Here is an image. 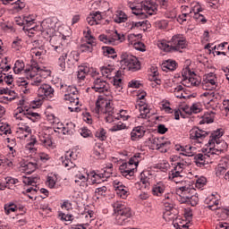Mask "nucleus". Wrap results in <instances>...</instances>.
Wrapping results in <instances>:
<instances>
[{
    "instance_id": "f257e3e1",
    "label": "nucleus",
    "mask_w": 229,
    "mask_h": 229,
    "mask_svg": "<svg viewBox=\"0 0 229 229\" xmlns=\"http://www.w3.org/2000/svg\"><path fill=\"white\" fill-rule=\"evenodd\" d=\"M115 214V223L120 226H124L126 223H130L131 218V208L124 205L123 201H116L112 204Z\"/></svg>"
},
{
    "instance_id": "f03ea898",
    "label": "nucleus",
    "mask_w": 229,
    "mask_h": 229,
    "mask_svg": "<svg viewBox=\"0 0 229 229\" xmlns=\"http://www.w3.org/2000/svg\"><path fill=\"white\" fill-rule=\"evenodd\" d=\"M142 160V154L136 153L133 157H131L128 163H123L119 166V171L122 176L127 178V180H131L135 174V168L131 167V165H139L140 162Z\"/></svg>"
},
{
    "instance_id": "7ed1b4c3",
    "label": "nucleus",
    "mask_w": 229,
    "mask_h": 229,
    "mask_svg": "<svg viewBox=\"0 0 229 229\" xmlns=\"http://www.w3.org/2000/svg\"><path fill=\"white\" fill-rule=\"evenodd\" d=\"M121 69L136 72L140 71V61L133 55L128 52H123L121 55Z\"/></svg>"
},
{
    "instance_id": "20e7f679",
    "label": "nucleus",
    "mask_w": 229,
    "mask_h": 229,
    "mask_svg": "<svg viewBox=\"0 0 229 229\" xmlns=\"http://www.w3.org/2000/svg\"><path fill=\"white\" fill-rule=\"evenodd\" d=\"M60 90L64 94V101H69L73 106L80 105V92L76 87L61 84Z\"/></svg>"
},
{
    "instance_id": "39448f33",
    "label": "nucleus",
    "mask_w": 229,
    "mask_h": 229,
    "mask_svg": "<svg viewBox=\"0 0 229 229\" xmlns=\"http://www.w3.org/2000/svg\"><path fill=\"white\" fill-rule=\"evenodd\" d=\"M17 112L21 114L20 116H16V118L21 121L18 123V128H26L28 130V128H30L31 117H38V113H33L22 107H18Z\"/></svg>"
},
{
    "instance_id": "423d86ee",
    "label": "nucleus",
    "mask_w": 229,
    "mask_h": 229,
    "mask_svg": "<svg viewBox=\"0 0 229 229\" xmlns=\"http://www.w3.org/2000/svg\"><path fill=\"white\" fill-rule=\"evenodd\" d=\"M93 78V85L91 86L92 90L95 92H98V94H105V92H108L110 90V84L99 76V72H93L91 73Z\"/></svg>"
},
{
    "instance_id": "0eeeda50",
    "label": "nucleus",
    "mask_w": 229,
    "mask_h": 229,
    "mask_svg": "<svg viewBox=\"0 0 229 229\" xmlns=\"http://www.w3.org/2000/svg\"><path fill=\"white\" fill-rule=\"evenodd\" d=\"M179 191H181V196L182 197V203H190L191 207H196L199 202V198H198V195L194 194L196 190L182 186L179 188ZM191 192L193 195L188 196L187 194H191Z\"/></svg>"
},
{
    "instance_id": "6e6552de",
    "label": "nucleus",
    "mask_w": 229,
    "mask_h": 229,
    "mask_svg": "<svg viewBox=\"0 0 229 229\" xmlns=\"http://www.w3.org/2000/svg\"><path fill=\"white\" fill-rule=\"evenodd\" d=\"M182 85L184 87H198L201 83V81L199 80V77L196 75L194 72H191L190 69H185L182 72Z\"/></svg>"
},
{
    "instance_id": "1a4fd4ad",
    "label": "nucleus",
    "mask_w": 229,
    "mask_h": 229,
    "mask_svg": "<svg viewBox=\"0 0 229 229\" xmlns=\"http://www.w3.org/2000/svg\"><path fill=\"white\" fill-rule=\"evenodd\" d=\"M209 134L210 132L207 131L201 130L198 127H193L190 131V140L194 144H203V140H205Z\"/></svg>"
},
{
    "instance_id": "9d476101",
    "label": "nucleus",
    "mask_w": 229,
    "mask_h": 229,
    "mask_svg": "<svg viewBox=\"0 0 229 229\" xmlns=\"http://www.w3.org/2000/svg\"><path fill=\"white\" fill-rule=\"evenodd\" d=\"M169 44L172 45L173 51H179L182 53V49L187 47V39L182 34H176L172 37Z\"/></svg>"
},
{
    "instance_id": "9b49d317",
    "label": "nucleus",
    "mask_w": 229,
    "mask_h": 229,
    "mask_svg": "<svg viewBox=\"0 0 229 229\" xmlns=\"http://www.w3.org/2000/svg\"><path fill=\"white\" fill-rule=\"evenodd\" d=\"M202 89L205 90H214L217 89V77L214 72H210L206 76V79L202 81Z\"/></svg>"
},
{
    "instance_id": "f8f14e48",
    "label": "nucleus",
    "mask_w": 229,
    "mask_h": 229,
    "mask_svg": "<svg viewBox=\"0 0 229 229\" xmlns=\"http://www.w3.org/2000/svg\"><path fill=\"white\" fill-rule=\"evenodd\" d=\"M141 8L148 15H157L158 12V4L155 0H144L141 2Z\"/></svg>"
},
{
    "instance_id": "ddd939ff",
    "label": "nucleus",
    "mask_w": 229,
    "mask_h": 229,
    "mask_svg": "<svg viewBox=\"0 0 229 229\" xmlns=\"http://www.w3.org/2000/svg\"><path fill=\"white\" fill-rule=\"evenodd\" d=\"M85 43L81 44L80 49L81 53H92L96 46V38L94 36H85Z\"/></svg>"
},
{
    "instance_id": "4468645a",
    "label": "nucleus",
    "mask_w": 229,
    "mask_h": 229,
    "mask_svg": "<svg viewBox=\"0 0 229 229\" xmlns=\"http://www.w3.org/2000/svg\"><path fill=\"white\" fill-rule=\"evenodd\" d=\"M38 96L41 98V99L53 98V96H55V89L49 84H42L38 89Z\"/></svg>"
},
{
    "instance_id": "2eb2a0df",
    "label": "nucleus",
    "mask_w": 229,
    "mask_h": 229,
    "mask_svg": "<svg viewBox=\"0 0 229 229\" xmlns=\"http://www.w3.org/2000/svg\"><path fill=\"white\" fill-rule=\"evenodd\" d=\"M42 71V68L38 66V63L35 60L30 61V65L24 70L25 75L28 79L35 78Z\"/></svg>"
},
{
    "instance_id": "dca6fc26",
    "label": "nucleus",
    "mask_w": 229,
    "mask_h": 229,
    "mask_svg": "<svg viewBox=\"0 0 229 229\" xmlns=\"http://www.w3.org/2000/svg\"><path fill=\"white\" fill-rule=\"evenodd\" d=\"M72 155H74L73 152L67 151L65 155L61 157L62 165L68 170L76 167V164L72 162Z\"/></svg>"
},
{
    "instance_id": "f3484780",
    "label": "nucleus",
    "mask_w": 229,
    "mask_h": 229,
    "mask_svg": "<svg viewBox=\"0 0 229 229\" xmlns=\"http://www.w3.org/2000/svg\"><path fill=\"white\" fill-rule=\"evenodd\" d=\"M194 160L198 167H205V165L210 164V156L199 153L194 156Z\"/></svg>"
},
{
    "instance_id": "a211bd4d",
    "label": "nucleus",
    "mask_w": 229,
    "mask_h": 229,
    "mask_svg": "<svg viewBox=\"0 0 229 229\" xmlns=\"http://www.w3.org/2000/svg\"><path fill=\"white\" fill-rule=\"evenodd\" d=\"M146 135V128L144 126L134 127L131 132V140L135 141L142 139Z\"/></svg>"
},
{
    "instance_id": "6ab92c4d",
    "label": "nucleus",
    "mask_w": 229,
    "mask_h": 229,
    "mask_svg": "<svg viewBox=\"0 0 229 229\" xmlns=\"http://www.w3.org/2000/svg\"><path fill=\"white\" fill-rule=\"evenodd\" d=\"M103 19V16L101 15V12L97 11V12H93L91 13L86 19L88 24H89V26H96L98 24H99V21H101Z\"/></svg>"
},
{
    "instance_id": "aec40b11",
    "label": "nucleus",
    "mask_w": 229,
    "mask_h": 229,
    "mask_svg": "<svg viewBox=\"0 0 229 229\" xmlns=\"http://www.w3.org/2000/svg\"><path fill=\"white\" fill-rule=\"evenodd\" d=\"M149 176L151 174L148 171H143L140 174V181L136 182V187H140L141 185L146 189V187H149Z\"/></svg>"
},
{
    "instance_id": "412c9836",
    "label": "nucleus",
    "mask_w": 229,
    "mask_h": 229,
    "mask_svg": "<svg viewBox=\"0 0 229 229\" xmlns=\"http://www.w3.org/2000/svg\"><path fill=\"white\" fill-rule=\"evenodd\" d=\"M214 148V151L216 155H219V153H225L226 149H228V144L225 141L220 140V141H216L212 144Z\"/></svg>"
},
{
    "instance_id": "4be33fe9",
    "label": "nucleus",
    "mask_w": 229,
    "mask_h": 229,
    "mask_svg": "<svg viewBox=\"0 0 229 229\" xmlns=\"http://www.w3.org/2000/svg\"><path fill=\"white\" fill-rule=\"evenodd\" d=\"M165 189H167V186H165V183H164L163 182H159L154 184L152 188V192L154 196H162V194L165 192Z\"/></svg>"
},
{
    "instance_id": "5701e85b",
    "label": "nucleus",
    "mask_w": 229,
    "mask_h": 229,
    "mask_svg": "<svg viewBox=\"0 0 229 229\" xmlns=\"http://www.w3.org/2000/svg\"><path fill=\"white\" fill-rule=\"evenodd\" d=\"M169 146H171V141L158 143V140H155L153 143V148L161 153H167V148H169Z\"/></svg>"
},
{
    "instance_id": "b1692460",
    "label": "nucleus",
    "mask_w": 229,
    "mask_h": 229,
    "mask_svg": "<svg viewBox=\"0 0 229 229\" xmlns=\"http://www.w3.org/2000/svg\"><path fill=\"white\" fill-rule=\"evenodd\" d=\"M106 99L99 97L96 101L95 106L91 108L93 114H99L100 112H104L105 110V103Z\"/></svg>"
},
{
    "instance_id": "393cba45",
    "label": "nucleus",
    "mask_w": 229,
    "mask_h": 229,
    "mask_svg": "<svg viewBox=\"0 0 229 229\" xmlns=\"http://www.w3.org/2000/svg\"><path fill=\"white\" fill-rule=\"evenodd\" d=\"M90 72L89 68L87 66H79V70L77 72V79L80 82L85 81V78H87V75Z\"/></svg>"
},
{
    "instance_id": "a878e982",
    "label": "nucleus",
    "mask_w": 229,
    "mask_h": 229,
    "mask_svg": "<svg viewBox=\"0 0 229 229\" xmlns=\"http://www.w3.org/2000/svg\"><path fill=\"white\" fill-rule=\"evenodd\" d=\"M222 137H223V131H221L219 129L212 132L210 135V139L208 140L209 146L216 144V142H219Z\"/></svg>"
},
{
    "instance_id": "bb28decb",
    "label": "nucleus",
    "mask_w": 229,
    "mask_h": 229,
    "mask_svg": "<svg viewBox=\"0 0 229 229\" xmlns=\"http://www.w3.org/2000/svg\"><path fill=\"white\" fill-rule=\"evenodd\" d=\"M168 178L172 182H174V183H180L182 182V178H183V174H179V172L174 169H172L168 174Z\"/></svg>"
},
{
    "instance_id": "cd10ccee",
    "label": "nucleus",
    "mask_w": 229,
    "mask_h": 229,
    "mask_svg": "<svg viewBox=\"0 0 229 229\" xmlns=\"http://www.w3.org/2000/svg\"><path fill=\"white\" fill-rule=\"evenodd\" d=\"M114 21L117 24H121L123 22H126L128 21V15H126L125 12L117 11L116 14L114 16Z\"/></svg>"
},
{
    "instance_id": "c85d7f7f",
    "label": "nucleus",
    "mask_w": 229,
    "mask_h": 229,
    "mask_svg": "<svg viewBox=\"0 0 229 229\" xmlns=\"http://www.w3.org/2000/svg\"><path fill=\"white\" fill-rule=\"evenodd\" d=\"M74 131H76V124L72 122L66 123V125L63 127L64 135H74Z\"/></svg>"
},
{
    "instance_id": "c756f323",
    "label": "nucleus",
    "mask_w": 229,
    "mask_h": 229,
    "mask_svg": "<svg viewBox=\"0 0 229 229\" xmlns=\"http://www.w3.org/2000/svg\"><path fill=\"white\" fill-rule=\"evenodd\" d=\"M62 40H65V37L64 36H52L50 38V44L52 46L53 48L55 47H58L59 46H64L62 44Z\"/></svg>"
},
{
    "instance_id": "7c9ffc66",
    "label": "nucleus",
    "mask_w": 229,
    "mask_h": 229,
    "mask_svg": "<svg viewBox=\"0 0 229 229\" xmlns=\"http://www.w3.org/2000/svg\"><path fill=\"white\" fill-rule=\"evenodd\" d=\"M30 53H31L32 56H36L37 58H40V56L46 55V53H47V51L46 50L44 46H41L39 47L32 48L30 50Z\"/></svg>"
},
{
    "instance_id": "2f4dec72",
    "label": "nucleus",
    "mask_w": 229,
    "mask_h": 229,
    "mask_svg": "<svg viewBox=\"0 0 229 229\" xmlns=\"http://www.w3.org/2000/svg\"><path fill=\"white\" fill-rule=\"evenodd\" d=\"M206 203L208 205V208H209V210H218L219 209V200L216 199H206Z\"/></svg>"
},
{
    "instance_id": "473e14b6",
    "label": "nucleus",
    "mask_w": 229,
    "mask_h": 229,
    "mask_svg": "<svg viewBox=\"0 0 229 229\" xmlns=\"http://www.w3.org/2000/svg\"><path fill=\"white\" fill-rule=\"evenodd\" d=\"M176 210H165L163 213V218L165 219V221L169 222V221H174V219H176Z\"/></svg>"
},
{
    "instance_id": "72a5a7b5",
    "label": "nucleus",
    "mask_w": 229,
    "mask_h": 229,
    "mask_svg": "<svg viewBox=\"0 0 229 229\" xmlns=\"http://www.w3.org/2000/svg\"><path fill=\"white\" fill-rule=\"evenodd\" d=\"M34 21L35 20L31 16H25L23 18V30L30 31V30H32L33 27H31V24H33Z\"/></svg>"
},
{
    "instance_id": "f704fd0d",
    "label": "nucleus",
    "mask_w": 229,
    "mask_h": 229,
    "mask_svg": "<svg viewBox=\"0 0 229 229\" xmlns=\"http://www.w3.org/2000/svg\"><path fill=\"white\" fill-rule=\"evenodd\" d=\"M191 13H194L193 19L196 21H199L200 22H207V19H205V16L199 13L201 12V8L198 7L197 9H191Z\"/></svg>"
},
{
    "instance_id": "c9c22d12",
    "label": "nucleus",
    "mask_w": 229,
    "mask_h": 229,
    "mask_svg": "<svg viewBox=\"0 0 229 229\" xmlns=\"http://www.w3.org/2000/svg\"><path fill=\"white\" fill-rule=\"evenodd\" d=\"M101 71V74L102 76L106 77V78H112V72H114V67H112V65H107V66H102L100 68Z\"/></svg>"
},
{
    "instance_id": "e433bc0d",
    "label": "nucleus",
    "mask_w": 229,
    "mask_h": 229,
    "mask_svg": "<svg viewBox=\"0 0 229 229\" xmlns=\"http://www.w3.org/2000/svg\"><path fill=\"white\" fill-rule=\"evenodd\" d=\"M196 151V148L186 145L184 148H182V153L181 155H183L184 157H194V152Z\"/></svg>"
},
{
    "instance_id": "4c0bfd02",
    "label": "nucleus",
    "mask_w": 229,
    "mask_h": 229,
    "mask_svg": "<svg viewBox=\"0 0 229 229\" xmlns=\"http://www.w3.org/2000/svg\"><path fill=\"white\" fill-rule=\"evenodd\" d=\"M106 191H108V188L106 186H100L95 190V197L97 199H99V198H105L106 196Z\"/></svg>"
},
{
    "instance_id": "58836bf2",
    "label": "nucleus",
    "mask_w": 229,
    "mask_h": 229,
    "mask_svg": "<svg viewBox=\"0 0 229 229\" xmlns=\"http://www.w3.org/2000/svg\"><path fill=\"white\" fill-rule=\"evenodd\" d=\"M39 142L45 148H51L53 146V140L49 136H41L39 138Z\"/></svg>"
},
{
    "instance_id": "ea45409f",
    "label": "nucleus",
    "mask_w": 229,
    "mask_h": 229,
    "mask_svg": "<svg viewBox=\"0 0 229 229\" xmlns=\"http://www.w3.org/2000/svg\"><path fill=\"white\" fill-rule=\"evenodd\" d=\"M89 174L91 176L93 185L96 183H101V181L99 180H103V178H105L103 174H97L95 171L90 172Z\"/></svg>"
},
{
    "instance_id": "a19ab883",
    "label": "nucleus",
    "mask_w": 229,
    "mask_h": 229,
    "mask_svg": "<svg viewBox=\"0 0 229 229\" xmlns=\"http://www.w3.org/2000/svg\"><path fill=\"white\" fill-rule=\"evenodd\" d=\"M111 42L113 46H115V43L120 40V42H123L124 40V35H121L115 30L111 36Z\"/></svg>"
},
{
    "instance_id": "79ce46f5",
    "label": "nucleus",
    "mask_w": 229,
    "mask_h": 229,
    "mask_svg": "<svg viewBox=\"0 0 229 229\" xmlns=\"http://www.w3.org/2000/svg\"><path fill=\"white\" fill-rule=\"evenodd\" d=\"M104 107L105 108H104L103 114H106V115L114 114V107L112 106V103H110V101L106 100Z\"/></svg>"
},
{
    "instance_id": "37998d69",
    "label": "nucleus",
    "mask_w": 229,
    "mask_h": 229,
    "mask_svg": "<svg viewBox=\"0 0 229 229\" xmlns=\"http://www.w3.org/2000/svg\"><path fill=\"white\" fill-rule=\"evenodd\" d=\"M24 71V62L18 60L14 64L13 72L15 74H20V72H22Z\"/></svg>"
},
{
    "instance_id": "c03bdc74",
    "label": "nucleus",
    "mask_w": 229,
    "mask_h": 229,
    "mask_svg": "<svg viewBox=\"0 0 229 229\" xmlns=\"http://www.w3.org/2000/svg\"><path fill=\"white\" fill-rule=\"evenodd\" d=\"M150 81H155L157 85H160V80H158V70L153 68V71L148 76Z\"/></svg>"
},
{
    "instance_id": "a18cd8bd",
    "label": "nucleus",
    "mask_w": 229,
    "mask_h": 229,
    "mask_svg": "<svg viewBox=\"0 0 229 229\" xmlns=\"http://www.w3.org/2000/svg\"><path fill=\"white\" fill-rule=\"evenodd\" d=\"M68 56V62H72V64H74L75 62H78L80 60V54L77 51H72L69 54H67Z\"/></svg>"
},
{
    "instance_id": "49530a36",
    "label": "nucleus",
    "mask_w": 229,
    "mask_h": 229,
    "mask_svg": "<svg viewBox=\"0 0 229 229\" xmlns=\"http://www.w3.org/2000/svg\"><path fill=\"white\" fill-rule=\"evenodd\" d=\"M37 167H38L37 162H29L25 165V169L29 174H31V173L35 172Z\"/></svg>"
},
{
    "instance_id": "de8ad7c7",
    "label": "nucleus",
    "mask_w": 229,
    "mask_h": 229,
    "mask_svg": "<svg viewBox=\"0 0 229 229\" xmlns=\"http://www.w3.org/2000/svg\"><path fill=\"white\" fill-rule=\"evenodd\" d=\"M65 58H67V53H64L58 59L59 71H65Z\"/></svg>"
},
{
    "instance_id": "09e8293b",
    "label": "nucleus",
    "mask_w": 229,
    "mask_h": 229,
    "mask_svg": "<svg viewBox=\"0 0 229 229\" xmlns=\"http://www.w3.org/2000/svg\"><path fill=\"white\" fill-rule=\"evenodd\" d=\"M112 169H114V165H112V163H110L107 166L104 167V173H102L104 178H110V176H112Z\"/></svg>"
},
{
    "instance_id": "8fccbe9b",
    "label": "nucleus",
    "mask_w": 229,
    "mask_h": 229,
    "mask_svg": "<svg viewBox=\"0 0 229 229\" xmlns=\"http://www.w3.org/2000/svg\"><path fill=\"white\" fill-rule=\"evenodd\" d=\"M160 49L166 51L167 53H173V45L171 43H165V41L161 42L159 45Z\"/></svg>"
},
{
    "instance_id": "3c124183",
    "label": "nucleus",
    "mask_w": 229,
    "mask_h": 229,
    "mask_svg": "<svg viewBox=\"0 0 229 229\" xmlns=\"http://www.w3.org/2000/svg\"><path fill=\"white\" fill-rule=\"evenodd\" d=\"M37 144V139L33 138L30 142H29L25 148L30 151V153H35L37 151V148H35V145Z\"/></svg>"
},
{
    "instance_id": "603ef678",
    "label": "nucleus",
    "mask_w": 229,
    "mask_h": 229,
    "mask_svg": "<svg viewBox=\"0 0 229 229\" xmlns=\"http://www.w3.org/2000/svg\"><path fill=\"white\" fill-rule=\"evenodd\" d=\"M95 137H97V139H99V140H106V131H105V129L100 128L97 131Z\"/></svg>"
},
{
    "instance_id": "864d4df0",
    "label": "nucleus",
    "mask_w": 229,
    "mask_h": 229,
    "mask_svg": "<svg viewBox=\"0 0 229 229\" xmlns=\"http://www.w3.org/2000/svg\"><path fill=\"white\" fill-rule=\"evenodd\" d=\"M115 119H122V121H128L130 119V114L126 110H121L119 114H116Z\"/></svg>"
},
{
    "instance_id": "5fc2aeb1",
    "label": "nucleus",
    "mask_w": 229,
    "mask_h": 229,
    "mask_svg": "<svg viewBox=\"0 0 229 229\" xmlns=\"http://www.w3.org/2000/svg\"><path fill=\"white\" fill-rule=\"evenodd\" d=\"M140 111V119H146L148 117V114H149V107L148 106H141L139 108Z\"/></svg>"
},
{
    "instance_id": "6e6d98bb",
    "label": "nucleus",
    "mask_w": 229,
    "mask_h": 229,
    "mask_svg": "<svg viewBox=\"0 0 229 229\" xmlns=\"http://www.w3.org/2000/svg\"><path fill=\"white\" fill-rule=\"evenodd\" d=\"M163 67H165L168 71H174L176 69V61L168 60L163 64Z\"/></svg>"
},
{
    "instance_id": "4d7b16f0",
    "label": "nucleus",
    "mask_w": 229,
    "mask_h": 229,
    "mask_svg": "<svg viewBox=\"0 0 229 229\" xmlns=\"http://www.w3.org/2000/svg\"><path fill=\"white\" fill-rule=\"evenodd\" d=\"M17 206L15 204H5L4 206V211L5 214H7V216L11 213V212H17Z\"/></svg>"
},
{
    "instance_id": "13d9d810",
    "label": "nucleus",
    "mask_w": 229,
    "mask_h": 229,
    "mask_svg": "<svg viewBox=\"0 0 229 229\" xmlns=\"http://www.w3.org/2000/svg\"><path fill=\"white\" fill-rule=\"evenodd\" d=\"M98 39L100 42H103L104 44H107L108 46H113L111 37L106 36L105 34H102L98 37Z\"/></svg>"
},
{
    "instance_id": "bf43d9fd",
    "label": "nucleus",
    "mask_w": 229,
    "mask_h": 229,
    "mask_svg": "<svg viewBox=\"0 0 229 229\" xmlns=\"http://www.w3.org/2000/svg\"><path fill=\"white\" fill-rule=\"evenodd\" d=\"M131 9L132 10V13L134 15H140V17H144V13L142 12L144 9L141 8V5L131 7Z\"/></svg>"
},
{
    "instance_id": "052dcab7",
    "label": "nucleus",
    "mask_w": 229,
    "mask_h": 229,
    "mask_svg": "<svg viewBox=\"0 0 229 229\" xmlns=\"http://www.w3.org/2000/svg\"><path fill=\"white\" fill-rule=\"evenodd\" d=\"M205 185H207V178L205 177H200L199 179H197L195 186L197 189H201L202 187H205Z\"/></svg>"
},
{
    "instance_id": "680f3d73",
    "label": "nucleus",
    "mask_w": 229,
    "mask_h": 229,
    "mask_svg": "<svg viewBox=\"0 0 229 229\" xmlns=\"http://www.w3.org/2000/svg\"><path fill=\"white\" fill-rule=\"evenodd\" d=\"M116 192L124 199L126 198V194H128V191L124 190L123 185L116 186Z\"/></svg>"
},
{
    "instance_id": "e2e57ef3",
    "label": "nucleus",
    "mask_w": 229,
    "mask_h": 229,
    "mask_svg": "<svg viewBox=\"0 0 229 229\" xmlns=\"http://www.w3.org/2000/svg\"><path fill=\"white\" fill-rule=\"evenodd\" d=\"M47 24H48L47 21H42L41 26L43 28V31H45L47 35H49V33L55 31V29H53V27Z\"/></svg>"
},
{
    "instance_id": "0e129e2a",
    "label": "nucleus",
    "mask_w": 229,
    "mask_h": 229,
    "mask_svg": "<svg viewBox=\"0 0 229 229\" xmlns=\"http://www.w3.org/2000/svg\"><path fill=\"white\" fill-rule=\"evenodd\" d=\"M133 47L136 49V51H146V45L140 41L133 43Z\"/></svg>"
},
{
    "instance_id": "69168bd1",
    "label": "nucleus",
    "mask_w": 229,
    "mask_h": 229,
    "mask_svg": "<svg viewBox=\"0 0 229 229\" xmlns=\"http://www.w3.org/2000/svg\"><path fill=\"white\" fill-rule=\"evenodd\" d=\"M165 16L166 17V19H176V10L166 9V12L165 13Z\"/></svg>"
},
{
    "instance_id": "338daca9",
    "label": "nucleus",
    "mask_w": 229,
    "mask_h": 229,
    "mask_svg": "<svg viewBox=\"0 0 229 229\" xmlns=\"http://www.w3.org/2000/svg\"><path fill=\"white\" fill-rule=\"evenodd\" d=\"M113 85L115 87V89H123V79L114 77Z\"/></svg>"
},
{
    "instance_id": "774afa93",
    "label": "nucleus",
    "mask_w": 229,
    "mask_h": 229,
    "mask_svg": "<svg viewBox=\"0 0 229 229\" xmlns=\"http://www.w3.org/2000/svg\"><path fill=\"white\" fill-rule=\"evenodd\" d=\"M183 169H185V164L183 163H177L174 167V170L181 174H183Z\"/></svg>"
}]
</instances>
